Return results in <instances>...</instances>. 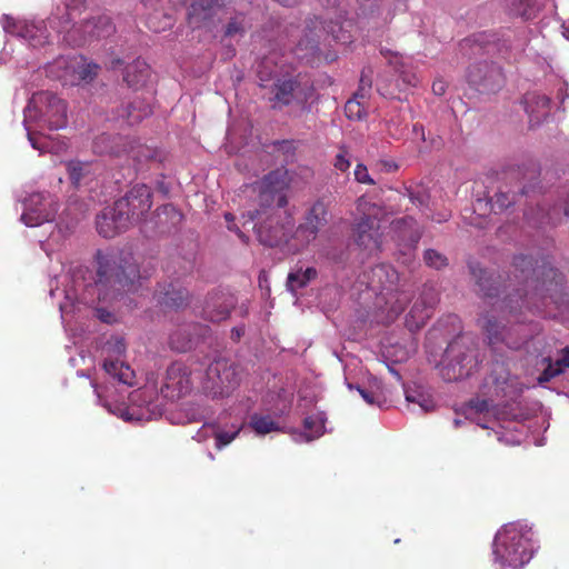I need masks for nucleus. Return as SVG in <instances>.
Instances as JSON below:
<instances>
[{"label":"nucleus","mask_w":569,"mask_h":569,"mask_svg":"<svg viewBox=\"0 0 569 569\" xmlns=\"http://www.w3.org/2000/svg\"><path fill=\"white\" fill-rule=\"evenodd\" d=\"M98 279L92 282L91 271L82 266L50 280V296L54 297L59 284L63 283L64 300L59 303L62 323L67 332L76 337L78 323L81 319L96 317L102 322L111 323L114 316L96 306L97 301H106L113 296L109 289L119 291H134L137 282L149 274L140 273L136 260L131 256H122L114 251H98Z\"/></svg>","instance_id":"f257e3e1"},{"label":"nucleus","mask_w":569,"mask_h":569,"mask_svg":"<svg viewBox=\"0 0 569 569\" xmlns=\"http://www.w3.org/2000/svg\"><path fill=\"white\" fill-rule=\"evenodd\" d=\"M289 176L286 169L271 171L263 179L244 192L258 193V208L247 209L241 213L242 227L252 224L260 243L269 247H282L287 252L296 253L307 247L317 238L319 230L329 221L328 206L323 201H317L306 216V220L296 231H292L293 222L286 214L280 223V217L270 208L273 202L283 208L287 199L282 191L289 184Z\"/></svg>","instance_id":"f03ea898"},{"label":"nucleus","mask_w":569,"mask_h":569,"mask_svg":"<svg viewBox=\"0 0 569 569\" xmlns=\"http://www.w3.org/2000/svg\"><path fill=\"white\" fill-rule=\"evenodd\" d=\"M513 266L516 271L520 272V274H515L518 284L526 288L530 287L533 291H537L540 287L539 276L545 272L533 267L532 258L527 256L516 257ZM470 269L480 291L491 306V310L479 318V325L486 332L489 345L497 346L503 342L509 349H520L532 335L530 327L525 323H515L507 327L497 320L496 313L513 315L521 311L522 308H530L532 296L536 292L529 295L526 291L523 295L521 293L523 288H513L511 283L505 286L503 290L500 291L496 279L488 274L486 270L478 266H471Z\"/></svg>","instance_id":"7ed1b4c3"},{"label":"nucleus","mask_w":569,"mask_h":569,"mask_svg":"<svg viewBox=\"0 0 569 569\" xmlns=\"http://www.w3.org/2000/svg\"><path fill=\"white\" fill-rule=\"evenodd\" d=\"M345 12L343 0H327L325 20L316 17L306 21L303 36L296 49L297 56L301 59L313 57L319 51L321 40L328 37L341 44H350L355 41L358 31L363 32L365 29L369 30L378 24L373 16H370V18L359 17L356 27L352 20L343 18Z\"/></svg>","instance_id":"20e7f679"},{"label":"nucleus","mask_w":569,"mask_h":569,"mask_svg":"<svg viewBox=\"0 0 569 569\" xmlns=\"http://www.w3.org/2000/svg\"><path fill=\"white\" fill-rule=\"evenodd\" d=\"M97 397V403L108 412L120 417L128 422H143L156 419L161 415L162 408L158 402V393L152 386H144L132 391L129 396V405L119 401L120 390L113 385H100L90 381Z\"/></svg>","instance_id":"39448f33"},{"label":"nucleus","mask_w":569,"mask_h":569,"mask_svg":"<svg viewBox=\"0 0 569 569\" xmlns=\"http://www.w3.org/2000/svg\"><path fill=\"white\" fill-rule=\"evenodd\" d=\"M23 124L33 149L51 151L41 131L59 130L67 126V104L53 93H34L24 108Z\"/></svg>","instance_id":"423d86ee"},{"label":"nucleus","mask_w":569,"mask_h":569,"mask_svg":"<svg viewBox=\"0 0 569 569\" xmlns=\"http://www.w3.org/2000/svg\"><path fill=\"white\" fill-rule=\"evenodd\" d=\"M526 521L503 525L492 541L493 563L500 569H521L532 559L538 546Z\"/></svg>","instance_id":"0eeeda50"},{"label":"nucleus","mask_w":569,"mask_h":569,"mask_svg":"<svg viewBox=\"0 0 569 569\" xmlns=\"http://www.w3.org/2000/svg\"><path fill=\"white\" fill-rule=\"evenodd\" d=\"M84 0H66L64 8L58 9L48 23L63 41L70 46H81L92 39H101L114 32V26L107 16L87 20L78 24L74 19L80 14Z\"/></svg>","instance_id":"6e6552de"},{"label":"nucleus","mask_w":569,"mask_h":569,"mask_svg":"<svg viewBox=\"0 0 569 569\" xmlns=\"http://www.w3.org/2000/svg\"><path fill=\"white\" fill-rule=\"evenodd\" d=\"M98 70L97 63L80 54L59 57L44 68L47 76L62 86L88 84L97 77Z\"/></svg>","instance_id":"1a4fd4ad"},{"label":"nucleus","mask_w":569,"mask_h":569,"mask_svg":"<svg viewBox=\"0 0 569 569\" xmlns=\"http://www.w3.org/2000/svg\"><path fill=\"white\" fill-rule=\"evenodd\" d=\"M356 211L358 218L353 233L358 246L370 252L378 250L381 246L383 209L362 197L357 201Z\"/></svg>","instance_id":"9d476101"},{"label":"nucleus","mask_w":569,"mask_h":569,"mask_svg":"<svg viewBox=\"0 0 569 569\" xmlns=\"http://www.w3.org/2000/svg\"><path fill=\"white\" fill-rule=\"evenodd\" d=\"M126 342L120 336H111L101 346L102 368L104 372L122 387L136 383V373L131 367L121 360L126 353Z\"/></svg>","instance_id":"9b49d317"},{"label":"nucleus","mask_w":569,"mask_h":569,"mask_svg":"<svg viewBox=\"0 0 569 569\" xmlns=\"http://www.w3.org/2000/svg\"><path fill=\"white\" fill-rule=\"evenodd\" d=\"M239 385V373L234 363L226 358L214 359L206 370L202 391L211 398L229 396Z\"/></svg>","instance_id":"f8f14e48"},{"label":"nucleus","mask_w":569,"mask_h":569,"mask_svg":"<svg viewBox=\"0 0 569 569\" xmlns=\"http://www.w3.org/2000/svg\"><path fill=\"white\" fill-rule=\"evenodd\" d=\"M478 360L473 350L467 348L459 339L449 343L445 352L441 376L446 381H456L469 377L477 368Z\"/></svg>","instance_id":"ddd939ff"},{"label":"nucleus","mask_w":569,"mask_h":569,"mask_svg":"<svg viewBox=\"0 0 569 569\" xmlns=\"http://www.w3.org/2000/svg\"><path fill=\"white\" fill-rule=\"evenodd\" d=\"M20 221L27 227H38L52 222L58 212V201L49 192H32L20 200Z\"/></svg>","instance_id":"4468645a"},{"label":"nucleus","mask_w":569,"mask_h":569,"mask_svg":"<svg viewBox=\"0 0 569 569\" xmlns=\"http://www.w3.org/2000/svg\"><path fill=\"white\" fill-rule=\"evenodd\" d=\"M1 23L7 33L13 34L33 48L49 42L50 33L47 23L42 20H14L10 16H2Z\"/></svg>","instance_id":"2eb2a0df"},{"label":"nucleus","mask_w":569,"mask_h":569,"mask_svg":"<svg viewBox=\"0 0 569 569\" xmlns=\"http://www.w3.org/2000/svg\"><path fill=\"white\" fill-rule=\"evenodd\" d=\"M312 93L313 89L311 87L301 86L292 79H279L274 83L273 96L270 100L273 108L282 109L287 106H296L306 109Z\"/></svg>","instance_id":"dca6fc26"},{"label":"nucleus","mask_w":569,"mask_h":569,"mask_svg":"<svg viewBox=\"0 0 569 569\" xmlns=\"http://www.w3.org/2000/svg\"><path fill=\"white\" fill-rule=\"evenodd\" d=\"M151 197V189L148 186L136 184L114 204L121 213L128 216L130 224L141 221L144 214L149 212L152 206Z\"/></svg>","instance_id":"f3484780"},{"label":"nucleus","mask_w":569,"mask_h":569,"mask_svg":"<svg viewBox=\"0 0 569 569\" xmlns=\"http://www.w3.org/2000/svg\"><path fill=\"white\" fill-rule=\"evenodd\" d=\"M192 370L182 362H173L166 372L161 393L170 400L188 395L193 386Z\"/></svg>","instance_id":"a211bd4d"},{"label":"nucleus","mask_w":569,"mask_h":569,"mask_svg":"<svg viewBox=\"0 0 569 569\" xmlns=\"http://www.w3.org/2000/svg\"><path fill=\"white\" fill-rule=\"evenodd\" d=\"M142 4L148 11L147 27L153 32H161L173 26V13L180 0H142Z\"/></svg>","instance_id":"6ab92c4d"},{"label":"nucleus","mask_w":569,"mask_h":569,"mask_svg":"<svg viewBox=\"0 0 569 569\" xmlns=\"http://www.w3.org/2000/svg\"><path fill=\"white\" fill-rule=\"evenodd\" d=\"M463 415L466 419L475 422L479 427L483 429L493 428V423L497 419H500V415L503 416V419L511 420H523L525 416L522 413H507L501 412L497 416L496 410L490 406L487 400L475 399L471 400L465 408Z\"/></svg>","instance_id":"aec40b11"},{"label":"nucleus","mask_w":569,"mask_h":569,"mask_svg":"<svg viewBox=\"0 0 569 569\" xmlns=\"http://www.w3.org/2000/svg\"><path fill=\"white\" fill-rule=\"evenodd\" d=\"M399 280L397 270L387 263H380L366 271L361 276V283L375 291L382 292L383 290L391 291Z\"/></svg>","instance_id":"412c9836"},{"label":"nucleus","mask_w":569,"mask_h":569,"mask_svg":"<svg viewBox=\"0 0 569 569\" xmlns=\"http://www.w3.org/2000/svg\"><path fill=\"white\" fill-rule=\"evenodd\" d=\"M97 231L103 238H113L129 226V218L121 213L117 206L104 208L96 220Z\"/></svg>","instance_id":"4be33fe9"},{"label":"nucleus","mask_w":569,"mask_h":569,"mask_svg":"<svg viewBox=\"0 0 569 569\" xmlns=\"http://www.w3.org/2000/svg\"><path fill=\"white\" fill-rule=\"evenodd\" d=\"M437 295L432 290L425 291L413 303L406 317V326L410 331L419 330L431 317L437 303Z\"/></svg>","instance_id":"5701e85b"},{"label":"nucleus","mask_w":569,"mask_h":569,"mask_svg":"<svg viewBox=\"0 0 569 569\" xmlns=\"http://www.w3.org/2000/svg\"><path fill=\"white\" fill-rule=\"evenodd\" d=\"M187 20L192 29L207 28L216 10L224 6L227 0H190Z\"/></svg>","instance_id":"b1692460"},{"label":"nucleus","mask_w":569,"mask_h":569,"mask_svg":"<svg viewBox=\"0 0 569 569\" xmlns=\"http://www.w3.org/2000/svg\"><path fill=\"white\" fill-rule=\"evenodd\" d=\"M280 416L276 412H252L249 416L247 428L258 437H264L272 432H282L283 428L279 421Z\"/></svg>","instance_id":"393cba45"},{"label":"nucleus","mask_w":569,"mask_h":569,"mask_svg":"<svg viewBox=\"0 0 569 569\" xmlns=\"http://www.w3.org/2000/svg\"><path fill=\"white\" fill-rule=\"evenodd\" d=\"M152 92L150 90L136 96L123 109L121 117H126L129 124H136L151 114Z\"/></svg>","instance_id":"a878e982"},{"label":"nucleus","mask_w":569,"mask_h":569,"mask_svg":"<svg viewBox=\"0 0 569 569\" xmlns=\"http://www.w3.org/2000/svg\"><path fill=\"white\" fill-rule=\"evenodd\" d=\"M501 73L498 68L489 67L487 63H480L470 68L468 80L471 84L477 86L479 90H491V83L500 84Z\"/></svg>","instance_id":"bb28decb"},{"label":"nucleus","mask_w":569,"mask_h":569,"mask_svg":"<svg viewBox=\"0 0 569 569\" xmlns=\"http://www.w3.org/2000/svg\"><path fill=\"white\" fill-rule=\"evenodd\" d=\"M392 230L399 240L405 242L407 249H412L418 243L421 232L412 217H403L392 222Z\"/></svg>","instance_id":"cd10ccee"},{"label":"nucleus","mask_w":569,"mask_h":569,"mask_svg":"<svg viewBox=\"0 0 569 569\" xmlns=\"http://www.w3.org/2000/svg\"><path fill=\"white\" fill-rule=\"evenodd\" d=\"M326 416L323 412L309 416L303 421V431L295 432L293 440L296 442H309L320 438L325 432Z\"/></svg>","instance_id":"c85d7f7f"},{"label":"nucleus","mask_w":569,"mask_h":569,"mask_svg":"<svg viewBox=\"0 0 569 569\" xmlns=\"http://www.w3.org/2000/svg\"><path fill=\"white\" fill-rule=\"evenodd\" d=\"M550 99L546 94L528 93L525 97V109L530 118V124H539L541 118L549 114Z\"/></svg>","instance_id":"c756f323"},{"label":"nucleus","mask_w":569,"mask_h":569,"mask_svg":"<svg viewBox=\"0 0 569 569\" xmlns=\"http://www.w3.org/2000/svg\"><path fill=\"white\" fill-rule=\"evenodd\" d=\"M151 78V70L142 59H136L124 69L123 79L131 88L138 89L147 84Z\"/></svg>","instance_id":"7c9ffc66"},{"label":"nucleus","mask_w":569,"mask_h":569,"mask_svg":"<svg viewBox=\"0 0 569 569\" xmlns=\"http://www.w3.org/2000/svg\"><path fill=\"white\" fill-rule=\"evenodd\" d=\"M545 362H547V367L538 378L539 383L549 382L569 368V347L561 349L555 360L547 358Z\"/></svg>","instance_id":"2f4dec72"},{"label":"nucleus","mask_w":569,"mask_h":569,"mask_svg":"<svg viewBox=\"0 0 569 569\" xmlns=\"http://www.w3.org/2000/svg\"><path fill=\"white\" fill-rule=\"evenodd\" d=\"M317 274L318 272L313 267L306 269L298 268L288 274L287 288L290 292L296 293L297 290L306 287L311 280L316 279Z\"/></svg>","instance_id":"473e14b6"},{"label":"nucleus","mask_w":569,"mask_h":569,"mask_svg":"<svg viewBox=\"0 0 569 569\" xmlns=\"http://www.w3.org/2000/svg\"><path fill=\"white\" fill-rule=\"evenodd\" d=\"M406 400L410 405H416L421 412L432 411L436 407L431 395L421 388H406Z\"/></svg>","instance_id":"72a5a7b5"},{"label":"nucleus","mask_w":569,"mask_h":569,"mask_svg":"<svg viewBox=\"0 0 569 569\" xmlns=\"http://www.w3.org/2000/svg\"><path fill=\"white\" fill-rule=\"evenodd\" d=\"M187 298L186 289L170 284L168 290L159 292L158 301L166 307L179 308L187 301Z\"/></svg>","instance_id":"f704fd0d"},{"label":"nucleus","mask_w":569,"mask_h":569,"mask_svg":"<svg viewBox=\"0 0 569 569\" xmlns=\"http://www.w3.org/2000/svg\"><path fill=\"white\" fill-rule=\"evenodd\" d=\"M513 202V196L511 197L509 193L506 192H498L495 194L493 198H491L489 201H483L481 199H478L475 204V211L482 210V207L490 206V211L499 212L508 207H510Z\"/></svg>","instance_id":"c9c22d12"},{"label":"nucleus","mask_w":569,"mask_h":569,"mask_svg":"<svg viewBox=\"0 0 569 569\" xmlns=\"http://www.w3.org/2000/svg\"><path fill=\"white\" fill-rule=\"evenodd\" d=\"M537 0H512L510 4V12L513 16H519L525 20L536 18L539 11Z\"/></svg>","instance_id":"e433bc0d"},{"label":"nucleus","mask_w":569,"mask_h":569,"mask_svg":"<svg viewBox=\"0 0 569 569\" xmlns=\"http://www.w3.org/2000/svg\"><path fill=\"white\" fill-rule=\"evenodd\" d=\"M241 428V425H232L230 430H222L218 425H214L213 437L216 439V447L222 449L231 443L239 435Z\"/></svg>","instance_id":"4c0bfd02"},{"label":"nucleus","mask_w":569,"mask_h":569,"mask_svg":"<svg viewBox=\"0 0 569 569\" xmlns=\"http://www.w3.org/2000/svg\"><path fill=\"white\" fill-rule=\"evenodd\" d=\"M250 27V23L247 19V17L242 13H239L234 16L226 28V36L233 38V37H241L246 32V30Z\"/></svg>","instance_id":"58836bf2"},{"label":"nucleus","mask_w":569,"mask_h":569,"mask_svg":"<svg viewBox=\"0 0 569 569\" xmlns=\"http://www.w3.org/2000/svg\"><path fill=\"white\" fill-rule=\"evenodd\" d=\"M69 177L74 184H79L83 177L89 173L90 164L80 161H70L67 164Z\"/></svg>","instance_id":"ea45409f"},{"label":"nucleus","mask_w":569,"mask_h":569,"mask_svg":"<svg viewBox=\"0 0 569 569\" xmlns=\"http://www.w3.org/2000/svg\"><path fill=\"white\" fill-rule=\"evenodd\" d=\"M345 113L349 119L361 120L367 116L366 109L358 100V96L347 101Z\"/></svg>","instance_id":"a19ab883"},{"label":"nucleus","mask_w":569,"mask_h":569,"mask_svg":"<svg viewBox=\"0 0 569 569\" xmlns=\"http://www.w3.org/2000/svg\"><path fill=\"white\" fill-rule=\"evenodd\" d=\"M231 306H232V302L224 303L223 306L222 305L219 306V308L217 310H213V309H211L210 306H208L204 309V316L208 320H210L212 322L222 321L229 317Z\"/></svg>","instance_id":"79ce46f5"},{"label":"nucleus","mask_w":569,"mask_h":569,"mask_svg":"<svg viewBox=\"0 0 569 569\" xmlns=\"http://www.w3.org/2000/svg\"><path fill=\"white\" fill-rule=\"evenodd\" d=\"M347 387L349 390H353L356 389L359 395L361 396V398L368 403V405H377V406H381V395L378 393L377 391H372V390H367L360 386H353L352 383H347Z\"/></svg>","instance_id":"37998d69"},{"label":"nucleus","mask_w":569,"mask_h":569,"mask_svg":"<svg viewBox=\"0 0 569 569\" xmlns=\"http://www.w3.org/2000/svg\"><path fill=\"white\" fill-rule=\"evenodd\" d=\"M560 212H562L566 218H569V194L563 200L556 203L547 213V222H553L559 217Z\"/></svg>","instance_id":"c03bdc74"},{"label":"nucleus","mask_w":569,"mask_h":569,"mask_svg":"<svg viewBox=\"0 0 569 569\" xmlns=\"http://www.w3.org/2000/svg\"><path fill=\"white\" fill-rule=\"evenodd\" d=\"M423 257L426 263L435 269H440L447 264V258L433 249L426 250Z\"/></svg>","instance_id":"a18cd8bd"},{"label":"nucleus","mask_w":569,"mask_h":569,"mask_svg":"<svg viewBox=\"0 0 569 569\" xmlns=\"http://www.w3.org/2000/svg\"><path fill=\"white\" fill-rule=\"evenodd\" d=\"M351 166L349 159V152L346 147H340L339 153L336 156L335 167L336 169L346 172Z\"/></svg>","instance_id":"49530a36"},{"label":"nucleus","mask_w":569,"mask_h":569,"mask_svg":"<svg viewBox=\"0 0 569 569\" xmlns=\"http://www.w3.org/2000/svg\"><path fill=\"white\" fill-rule=\"evenodd\" d=\"M192 339L188 338L187 340L180 341V333L176 332L170 337L171 348L179 351L186 352L192 347Z\"/></svg>","instance_id":"de8ad7c7"},{"label":"nucleus","mask_w":569,"mask_h":569,"mask_svg":"<svg viewBox=\"0 0 569 569\" xmlns=\"http://www.w3.org/2000/svg\"><path fill=\"white\" fill-rule=\"evenodd\" d=\"M355 179L359 183L375 184V180L370 177L368 168L363 163H358L355 169Z\"/></svg>","instance_id":"09e8293b"},{"label":"nucleus","mask_w":569,"mask_h":569,"mask_svg":"<svg viewBox=\"0 0 569 569\" xmlns=\"http://www.w3.org/2000/svg\"><path fill=\"white\" fill-rule=\"evenodd\" d=\"M214 425L213 423H204L193 436V439L198 442L204 441L209 437H213Z\"/></svg>","instance_id":"8fccbe9b"},{"label":"nucleus","mask_w":569,"mask_h":569,"mask_svg":"<svg viewBox=\"0 0 569 569\" xmlns=\"http://www.w3.org/2000/svg\"><path fill=\"white\" fill-rule=\"evenodd\" d=\"M409 198H410V201L417 207L425 206L428 200L427 193L422 190H416V191L409 190Z\"/></svg>","instance_id":"3c124183"},{"label":"nucleus","mask_w":569,"mask_h":569,"mask_svg":"<svg viewBox=\"0 0 569 569\" xmlns=\"http://www.w3.org/2000/svg\"><path fill=\"white\" fill-rule=\"evenodd\" d=\"M224 218L229 222L228 229L234 231L242 241H247L248 237L234 223H232L234 220V216L230 212H227L224 214Z\"/></svg>","instance_id":"603ef678"},{"label":"nucleus","mask_w":569,"mask_h":569,"mask_svg":"<svg viewBox=\"0 0 569 569\" xmlns=\"http://www.w3.org/2000/svg\"><path fill=\"white\" fill-rule=\"evenodd\" d=\"M60 238V230L58 232H52L50 238L47 241H40L41 249L47 253L48 257L51 256L50 244Z\"/></svg>","instance_id":"864d4df0"},{"label":"nucleus","mask_w":569,"mask_h":569,"mask_svg":"<svg viewBox=\"0 0 569 569\" xmlns=\"http://www.w3.org/2000/svg\"><path fill=\"white\" fill-rule=\"evenodd\" d=\"M393 63V61H391ZM395 69L397 72L400 73V76L402 77V80L405 82H407L408 84L410 86H416L417 84V78L413 76V74H409V73H406L400 66H398V61L395 62Z\"/></svg>","instance_id":"5fc2aeb1"},{"label":"nucleus","mask_w":569,"mask_h":569,"mask_svg":"<svg viewBox=\"0 0 569 569\" xmlns=\"http://www.w3.org/2000/svg\"><path fill=\"white\" fill-rule=\"evenodd\" d=\"M432 90L436 94L441 96L446 91V84L442 80L435 81L432 84Z\"/></svg>","instance_id":"6e6d98bb"},{"label":"nucleus","mask_w":569,"mask_h":569,"mask_svg":"<svg viewBox=\"0 0 569 569\" xmlns=\"http://www.w3.org/2000/svg\"><path fill=\"white\" fill-rule=\"evenodd\" d=\"M498 440L501 442H506L507 445H518L520 443V439H516L513 436L511 438H507L505 436H498Z\"/></svg>","instance_id":"4d7b16f0"},{"label":"nucleus","mask_w":569,"mask_h":569,"mask_svg":"<svg viewBox=\"0 0 569 569\" xmlns=\"http://www.w3.org/2000/svg\"><path fill=\"white\" fill-rule=\"evenodd\" d=\"M387 171H393L397 169V164L392 161H382L381 162Z\"/></svg>","instance_id":"13d9d810"},{"label":"nucleus","mask_w":569,"mask_h":569,"mask_svg":"<svg viewBox=\"0 0 569 569\" xmlns=\"http://www.w3.org/2000/svg\"><path fill=\"white\" fill-rule=\"evenodd\" d=\"M276 1L284 7H291V6H295L296 3H298L299 0H276Z\"/></svg>","instance_id":"bf43d9fd"},{"label":"nucleus","mask_w":569,"mask_h":569,"mask_svg":"<svg viewBox=\"0 0 569 569\" xmlns=\"http://www.w3.org/2000/svg\"><path fill=\"white\" fill-rule=\"evenodd\" d=\"M562 34L565 38L569 39V22L562 24Z\"/></svg>","instance_id":"052dcab7"},{"label":"nucleus","mask_w":569,"mask_h":569,"mask_svg":"<svg viewBox=\"0 0 569 569\" xmlns=\"http://www.w3.org/2000/svg\"><path fill=\"white\" fill-rule=\"evenodd\" d=\"M163 213H169V212H174V208L170 204H167V206H163L161 209H160Z\"/></svg>","instance_id":"680f3d73"},{"label":"nucleus","mask_w":569,"mask_h":569,"mask_svg":"<svg viewBox=\"0 0 569 569\" xmlns=\"http://www.w3.org/2000/svg\"><path fill=\"white\" fill-rule=\"evenodd\" d=\"M477 42L480 43V46H483V44H488L489 41L488 40H485V36H478V38L476 39Z\"/></svg>","instance_id":"e2e57ef3"},{"label":"nucleus","mask_w":569,"mask_h":569,"mask_svg":"<svg viewBox=\"0 0 569 569\" xmlns=\"http://www.w3.org/2000/svg\"><path fill=\"white\" fill-rule=\"evenodd\" d=\"M194 421H200V416L192 415L190 417H187V422H194Z\"/></svg>","instance_id":"0e129e2a"},{"label":"nucleus","mask_w":569,"mask_h":569,"mask_svg":"<svg viewBox=\"0 0 569 569\" xmlns=\"http://www.w3.org/2000/svg\"><path fill=\"white\" fill-rule=\"evenodd\" d=\"M232 333L237 337V338H240L241 335H243V329L242 328H236L233 329Z\"/></svg>","instance_id":"69168bd1"},{"label":"nucleus","mask_w":569,"mask_h":569,"mask_svg":"<svg viewBox=\"0 0 569 569\" xmlns=\"http://www.w3.org/2000/svg\"><path fill=\"white\" fill-rule=\"evenodd\" d=\"M120 64H121L120 60H114V61H112L111 68L116 69Z\"/></svg>","instance_id":"338daca9"},{"label":"nucleus","mask_w":569,"mask_h":569,"mask_svg":"<svg viewBox=\"0 0 569 569\" xmlns=\"http://www.w3.org/2000/svg\"><path fill=\"white\" fill-rule=\"evenodd\" d=\"M262 280H266V276L263 273H261L259 276V283H260V287H262Z\"/></svg>","instance_id":"774afa93"}]
</instances>
